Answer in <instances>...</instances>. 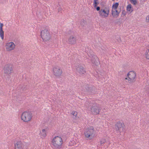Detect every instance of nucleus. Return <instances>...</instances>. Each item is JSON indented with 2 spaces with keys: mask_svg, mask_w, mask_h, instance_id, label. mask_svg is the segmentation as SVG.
Returning <instances> with one entry per match:
<instances>
[{
  "mask_svg": "<svg viewBox=\"0 0 149 149\" xmlns=\"http://www.w3.org/2000/svg\"><path fill=\"white\" fill-rule=\"evenodd\" d=\"M52 146L54 149H60L63 143V140L61 137L58 136L54 137L51 141Z\"/></svg>",
  "mask_w": 149,
  "mask_h": 149,
  "instance_id": "nucleus-1",
  "label": "nucleus"
},
{
  "mask_svg": "<svg viewBox=\"0 0 149 149\" xmlns=\"http://www.w3.org/2000/svg\"><path fill=\"white\" fill-rule=\"evenodd\" d=\"M32 113L30 112L27 111L22 112L21 116V120L25 123L30 122L32 121Z\"/></svg>",
  "mask_w": 149,
  "mask_h": 149,
  "instance_id": "nucleus-2",
  "label": "nucleus"
},
{
  "mask_svg": "<svg viewBox=\"0 0 149 149\" xmlns=\"http://www.w3.org/2000/svg\"><path fill=\"white\" fill-rule=\"evenodd\" d=\"M40 36L43 42H49L51 38L50 31L47 29H45L41 31Z\"/></svg>",
  "mask_w": 149,
  "mask_h": 149,
  "instance_id": "nucleus-3",
  "label": "nucleus"
},
{
  "mask_svg": "<svg viewBox=\"0 0 149 149\" xmlns=\"http://www.w3.org/2000/svg\"><path fill=\"white\" fill-rule=\"evenodd\" d=\"M95 133L94 128L92 126H89L85 128L84 131V134L86 138L91 139Z\"/></svg>",
  "mask_w": 149,
  "mask_h": 149,
  "instance_id": "nucleus-4",
  "label": "nucleus"
},
{
  "mask_svg": "<svg viewBox=\"0 0 149 149\" xmlns=\"http://www.w3.org/2000/svg\"><path fill=\"white\" fill-rule=\"evenodd\" d=\"M136 77V72L134 71H130L127 73V77L125 79L127 80L128 83L132 84L135 81Z\"/></svg>",
  "mask_w": 149,
  "mask_h": 149,
  "instance_id": "nucleus-5",
  "label": "nucleus"
},
{
  "mask_svg": "<svg viewBox=\"0 0 149 149\" xmlns=\"http://www.w3.org/2000/svg\"><path fill=\"white\" fill-rule=\"evenodd\" d=\"M110 10L109 8L107 7H103L101 8L99 11V16L103 18H107L109 15Z\"/></svg>",
  "mask_w": 149,
  "mask_h": 149,
  "instance_id": "nucleus-6",
  "label": "nucleus"
},
{
  "mask_svg": "<svg viewBox=\"0 0 149 149\" xmlns=\"http://www.w3.org/2000/svg\"><path fill=\"white\" fill-rule=\"evenodd\" d=\"M101 110L100 107L98 104L94 103L91 106L90 111L92 114L96 115L100 113Z\"/></svg>",
  "mask_w": 149,
  "mask_h": 149,
  "instance_id": "nucleus-7",
  "label": "nucleus"
},
{
  "mask_svg": "<svg viewBox=\"0 0 149 149\" xmlns=\"http://www.w3.org/2000/svg\"><path fill=\"white\" fill-rule=\"evenodd\" d=\"M52 71L53 75L57 78L60 77L63 74L62 69L58 66L53 67Z\"/></svg>",
  "mask_w": 149,
  "mask_h": 149,
  "instance_id": "nucleus-8",
  "label": "nucleus"
},
{
  "mask_svg": "<svg viewBox=\"0 0 149 149\" xmlns=\"http://www.w3.org/2000/svg\"><path fill=\"white\" fill-rule=\"evenodd\" d=\"M5 47L6 51L10 52L15 49V45L13 42H8L6 43Z\"/></svg>",
  "mask_w": 149,
  "mask_h": 149,
  "instance_id": "nucleus-9",
  "label": "nucleus"
},
{
  "mask_svg": "<svg viewBox=\"0 0 149 149\" xmlns=\"http://www.w3.org/2000/svg\"><path fill=\"white\" fill-rule=\"evenodd\" d=\"M3 70L5 73L10 74L13 72V66L10 64H6L4 66Z\"/></svg>",
  "mask_w": 149,
  "mask_h": 149,
  "instance_id": "nucleus-10",
  "label": "nucleus"
},
{
  "mask_svg": "<svg viewBox=\"0 0 149 149\" xmlns=\"http://www.w3.org/2000/svg\"><path fill=\"white\" fill-rule=\"evenodd\" d=\"M75 68L77 72L80 74H84L86 72L85 68L80 64L76 65Z\"/></svg>",
  "mask_w": 149,
  "mask_h": 149,
  "instance_id": "nucleus-11",
  "label": "nucleus"
},
{
  "mask_svg": "<svg viewBox=\"0 0 149 149\" xmlns=\"http://www.w3.org/2000/svg\"><path fill=\"white\" fill-rule=\"evenodd\" d=\"M68 42L70 45H73L77 43V39L74 35H72L68 38Z\"/></svg>",
  "mask_w": 149,
  "mask_h": 149,
  "instance_id": "nucleus-12",
  "label": "nucleus"
},
{
  "mask_svg": "<svg viewBox=\"0 0 149 149\" xmlns=\"http://www.w3.org/2000/svg\"><path fill=\"white\" fill-rule=\"evenodd\" d=\"M15 149H24V145L20 141H18L14 142Z\"/></svg>",
  "mask_w": 149,
  "mask_h": 149,
  "instance_id": "nucleus-13",
  "label": "nucleus"
},
{
  "mask_svg": "<svg viewBox=\"0 0 149 149\" xmlns=\"http://www.w3.org/2000/svg\"><path fill=\"white\" fill-rule=\"evenodd\" d=\"M71 115L72 116V117L73 119V121L74 123H77L76 118L79 117L78 116V112L75 111H73L71 113Z\"/></svg>",
  "mask_w": 149,
  "mask_h": 149,
  "instance_id": "nucleus-14",
  "label": "nucleus"
},
{
  "mask_svg": "<svg viewBox=\"0 0 149 149\" xmlns=\"http://www.w3.org/2000/svg\"><path fill=\"white\" fill-rule=\"evenodd\" d=\"M3 24L2 23L0 24V37L1 39L3 40L4 37V31L3 30Z\"/></svg>",
  "mask_w": 149,
  "mask_h": 149,
  "instance_id": "nucleus-15",
  "label": "nucleus"
},
{
  "mask_svg": "<svg viewBox=\"0 0 149 149\" xmlns=\"http://www.w3.org/2000/svg\"><path fill=\"white\" fill-rule=\"evenodd\" d=\"M40 135L41 138H45L47 135V130L45 129H42L40 131Z\"/></svg>",
  "mask_w": 149,
  "mask_h": 149,
  "instance_id": "nucleus-16",
  "label": "nucleus"
},
{
  "mask_svg": "<svg viewBox=\"0 0 149 149\" xmlns=\"http://www.w3.org/2000/svg\"><path fill=\"white\" fill-rule=\"evenodd\" d=\"M90 60L92 63L96 64V62H97V61L98 60V58L96 56H92Z\"/></svg>",
  "mask_w": 149,
  "mask_h": 149,
  "instance_id": "nucleus-17",
  "label": "nucleus"
},
{
  "mask_svg": "<svg viewBox=\"0 0 149 149\" xmlns=\"http://www.w3.org/2000/svg\"><path fill=\"white\" fill-rule=\"evenodd\" d=\"M119 13L118 11L116 10H112V14L113 16L114 17H117L119 15Z\"/></svg>",
  "mask_w": 149,
  "mask_h": 149,
  "instance_id": "nucleus-18",
  "label": "nucleus"
},
{
  "mask_svg": "<svg viewBox=\"0 0 149 149\" xmlns=\"http://www.w3.org/2000/svg\"><path fill=\"white\" fill-rule=\"evenodd\" d=\"M121 127V123L120 122H118L116 123L115 125V129L117 131L120 130Z\"/></svg>",
  "mask_w": 149,
  "mask_h": 149,
  "instance_id": "nucleus-19",
  "label": "nucleus"
},
{
  "mask_svg": "<svg viewBox=\"0 0 149 149\" xmlns=\"http://www.w3.org/2000/svg\"><path fill=\"white\" fill-rule=\"evenodd\" d=\"M133 9L132 7L131 4H129L127 6V11L131 13L133 11Z\"/></svg>",
  "mask_w": 149,
  "mask_h": 149,
  "instance_id": "nucleus-20",
  "label": "nucleus"
},
{
  "mask_svg": "<svg viewBox=\"0 0 149 149\" xmlns=\"http://www.w3.org/2000/svg\"><path fill=\"white\" fill-rule=\"evenodd\" d=\"M118 3H115L114 4L112 7V10H116L118 6Z\"/></svg>",
  "mask_w": 149,
  "mask_h": 149,
  "instance_id": "nucleus-21",
  "label": "nucleus"
},
{
  "mask_svg": "<svg viewBox=\"0 0 149 149\" xmlns=\"http://www.w3.org/2000/svg\"><path fill=\"white\" fill-rule=\"evenodd\" d=\"M106 142V140L104 138L100 140V143L101 145H102L104 143Z\"/></svg>",
  "mask_w": 149,
  "mask_h": 149,
  "instance_id": "nucleus-22",
  "label": "nucleus"
},
{
  "mask_svg": "<svg viewBox=\"0 0 149 149\" xmlns=\"http://www.w3.org/2000/svg\"><path fill=\"white\" fill-rule=\"evenodd\" d=\"M145 55L146 58L149 59V49H148L146 52Z\"/></svg>",
  "mask_w": 149,
  "mask_h": 149,
  "instance_id": "nucleus-23",
  "label": "nucleus"
},
{
  "mask_svg": "<svg viewBox=\"0 0 149 149\" xmlns=\"http://www.w3.org/2000/svg\"><path fill=\"white\" fill-rule=\"evenodd\" d=\"M131 3L134 5H136L137 3V0H130Z\"/></svg>",
  "mask_w": 149,
  "mask_h": 149,
  "instance_id": "nucleus-24",
  "label": "nucleus"
},
{
  "mask_svg": "<svg viewBox=\"0 0 149 149\" xmlns=\"http://www.w3.org/2000/svg\"><path fill=\"white\" fill-rule=\"evenodd\" d=\"M98 0H94V7H96L97 6L98 4Z\"/></svg>",
  "mask_w": 149,
  "mask_h": 149,
  "instance_id": "nucleus-25",
  "label": "nucleus"
},
{
  "mask_svg": "<svg viewBox=\"0 0 149 149\" xmlns=\"http://www.w3.org/2000/svg\"><path fill=\"white\" fill-rule=\"evenodd\" d=\"M122 14L123 15H125L126 14V12L125 11V10H123L122 12Z\"/></svg>",
  "mask_w": 149,
  "mask_h": 149,
  "instance_id": "nucleus-26",
  "label": "nucleus"
},
{
  "mask_svg": "<svg viewBox=\"0 0 149 149\" xmlns=\"http://www.w3.org/2000/svg\"><path fill=\"white\" fill-rule=\"evenodd\" d=\"M121 125L122 128L123 127V129H125V126L124 123H123V124L122 123Z\"/></svg>",
  "mask_w": 149,
  "mask_h": 149,
  "instance_id": "nucleus-27",
  "label": "nucleus"
},
{
  "mask_svg": "<svg viewBox=\"0 0 149 149\" xmlns=\"http://www.w3.org/2000/svg\"><path fill=\"white\" fill-rule=\"evenodd\" d=\"M96 10L97 11H99L100 10V7L99 6L97 7L96 8Z\"/></svg>",
  "mask_w": 149,
  "mask_h": 149,
  "instance_id": "nucleus-28",
  "label": "nucleus"
},
{
  "mask_svg": "<svg viewBox=\"0 0 149 149\" xmlns=\"http://www.w3.org/2000/svg\"><path fill=\"white\" fill-rule=\"evenodd\" d=\"M146 20L147 21L148 19V21H147V22H148L149 20V17H147L146 19Z\"/></svg>",
  "mask_w": 149,
  "mask_h": 149,
  "instance_id": "nucleus-29",
  "label": "nucleus"
},
{
  "mask_svg": "<svg viewBox=\"0 0 149 149\" xmlns=\"http://www.w3.org/2000/svg\"><path fill=\"white\" fill-rule=\"evenodd\" d=\"M113 1H114V0H112Z\"/></svg>",
  "mask_w": 149,
  "mask_h": 149,
  "instance_id": "nucleus-30",
  "label": "nucleus"
}]
</instances>
